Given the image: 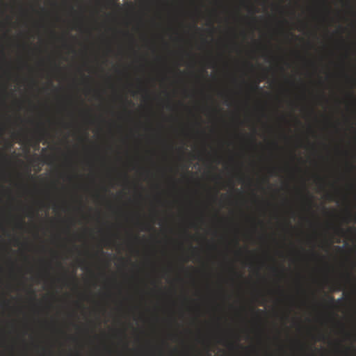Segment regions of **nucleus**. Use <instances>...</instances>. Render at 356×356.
Wrapping results in <instances>:
<instances>
[{
    "mask_svg": "<svg viewBox=\"0 0 356 356\" xmlns=\"http://www.w3.org/2000/svg\"><path fill=\"white\" fill-rule=\"evenodd\" d=\"M307 202L308 203L309 208H311L312 206L313 205V201H312V197L309 194H307Z\"/></svg>",
    "mask_w": 356,
    "mask_h": 356,
    "instance_id": "1",
    "label": "nucleus"
},
{
    "mask_svg": "<svg viewBox=\"0 0 356 356\" xmlns=\"http://www.w3.org/2000/svg\"><path fill=\"white\" fill-rule=\"evenodd\" d=\"M24 220L23 218L20 219L19 221L17 222V226L18 228H23L24 226Z\"/></svg>",
    "mask_w": 356,
    "mask_h": 356,
    "instance_id": "2",
    "label": "nucleus"
},
{
    "mask_svg": "<svg viewBox=\"0 0 356 356\" xmlns=\"http://www.w3.org/2000/svg\"><path fill=\"white\" fill-rule=\"evenodd\" d=\"M228 345H229V348H230L232 349L234 348L236 346L237 347L239 346L238 343H233V342L228 343Z\"/></svg>",
    "mask_w": 356,
    "mask_h": 356,
    "instance_id": "3",
    "label": "nucleus"
},
{
    "mask_svg": "<svg viewBox=\"0 0 356 356\" xmlns=\"http://www.w3.org/2000/svg\"><path fill=\"white\" fill-rule=\"evenodd\" d=\"M254 312L259 316H261L264 314V311L261 309H254Z\"/></svg>",
    "mask_w": 356,
    "mask_h": 356,
    "instance_id": "4",
    "label": "nucleus"
},
{
    "mask_svg": "<svg viewBox=\"0 0 356 356\" xmlns=\"http://www.w3.org/2000/svg\"><path fill=\"white\" fill-rule=\"evenodd\" d=\"M251 89H252L253 91H254V90H260L261 88H259V83H257L255 85L252 86L251 87Z\"/></svg>",
    "mask_w": 356,
    "mask_h": 356,
    "instance_id": "5",
    "label": "nucleus"
},
{
    "mask_svg": "<svg viewBox=\"0 0 356 356\" xmlns=\"http://www.w3.org/2000/svg\"><path fill=\"white\" fill-rule=\"evenodd\" d=\"M325 339V336L323 334H320L318 338V341H324Z\"/></svg>",
    "mask_w": 356,
    "mask_h": 356,
    "instance_id": "6",
    "label": "nucleus"
},
{
    "mask_svg": "<svg viewBox=\"0 0 356 356\" xmlns=\"http://www.w3.org/2000/svg\"><path fill=\"white\" fill-rule=\"evenodd\" d=\"M0 157L6 161H8V156L4 154L0 153Z\"/></svg>",
    "mask_w": 356,
    "mask_h": 356,
    "instance_id": "7",
    "label": "nucleus"
},
{
    "mask_svg": "<svg viewBox=\"0 0 356 356\" xmlns=\"http://www.w3.org/2000/svg\"><path fill=\"white\" fill-rule=\"evenodd\" d=\"M337 232L338 234H342V233H343V229L341 227H337Z\"/></svg>",
    "mask_w": 356,
    "mask_h": 356,
    "instance_id": "8",
    "label": "nucleus"
},
{
    "mask_svg": "<svg viewBox=\"0 0 356 356\" xmlns=\"http://www.w3.org/2000/svg\"><path fill=\"white\" fill-rule=\"evenodd\" d=\"M29 292H30V293H31V294L33 296V299L35 300V293L34 291H33V290H32V289H31V290L29 291Z\"/></svg>",
    "mask_w": 356,
    "mask_h": 356,
    "instance_id": "9",
    "label": "nucleus"
},
{
    "mask_svg": "<svg viewBox=\"0 0 356 356\" xmlns=\"http://www.w3.org/2000/svg\"><path fill=\"white\" fill-rule=\"evenodd\" d=\"M328 298H329L330 301L332 302H334L335 301L333 296H329Z\"/></svg>",
    "mask_w": 356,
    "mask_h": 356,
    "instance_id": "10",
    "label": "nucleus"
},
{
    "mask_svg": "<svg viewBox=\"0 0 356 356\" xmlns=\"http://www.w3.org/2000/svg\"><path fill=\"white\" fill-rule=\"evenodd\" d=\"M334 290H336V291H341V290H342V287L339 285L337 287H336L334 289Z\"/></svg>",
    "mask_w": 356,
    "mask_h": 356,
    "instance_id": "11",
    "label": "nucleus"
},
{
    "mask_svg": "<svg viewBox=\"0 0 356 356\" xmlns=\"http://www.w3.org/2000/svg\"><path fill=\"white\" fill-rule=\"evenodd\" d=\"M327 198L329 199V200H332V194H327Z\"/></svg>",
    "mask_w": 356,
    "mask_h": 356,
    "instance_id": "12",
    "label": "nucleus"
},
{
    "mask_svg": "<svg viewBox=\"0 0 356 356\" xmlns=\"http://www.w3.org/2000/svg\"><path fill=\"white\" fill-rule=\"evenodd\" d=\"M336 249H337L338 251H341V250H342V247H341V246H337V247H336Z\"/></svg>",
    "mask_w": 356,
    "mask_h": 356,
    "instance_id": "13",
    "label": "nucleus"
},
{
    "mask_svg": "<svg viewBox=\"0 0 356 356\" xmlns=\"http://www.w3.org/2000/svg\"><path fill=\"white\" fill-rule=\"evenodd\" d=\"M15 241L16 242V245H18L19 243V239L18 238H15Z\"/></svg>",
    "mask_w": 356,
    "mask_h": 356,
    "instance_id": "14",
    "label": "nucleus"
},
{
    "mask_svg": "<svg viewBox=\"0 0 356 356\" xmlns=\"http://www.w3.org/2000/svg\"><path fill=\"white\" fill-rule=\"evenodd\" d=\"M346 277H347L348 280L350 278V273H348V274L346 275Z\"/></svg>",
    "mask_w": 356,
    "mask_h": 356,
    "instance_id": "15",
    "label": "nucleus"
},
{
    "mask_svg": "<svg viewBox=\"0 0 356 356\" xmlns=\"http://www.w3.org/2000/svg\"><path fill=\"white\" fill-rule=\"evenodd\" d=\"M215 178H216V179H220V177L218 175V176H216V177H215Z\"/></svg>",
    "mask_w": 356,
    "mask_h": 356,
    "instance_id": "16",
    "label": "nucleus"
},
{
    "mask_svg": "<svg viewBox=\"0 0 356 356\" xmlns=\"http://www.w3.org/2000/svg\"><path fill=\"white\" fill-rule=\"evenodd\" d=\"M350 167L351 168H355V165H352V164L350 165Z\"/></svg>",
    "mask_w": 356,
    "mask_h": 356,
    "instance_id": "17",
    "label": "nucleus"
},
{
    "mask_svg": "<svg viewBox=\"0 0 356 356\" xmlns=\"http://www.w3.org/2000/svg\"><path fill=\"white\" fill-rule=\"evenodd\" d=\"M233 272H234L235 274L238 275V276H241V274H238L236 272H235V271H234V270H233Z\"/></svg>",
    "mask_w": 356,
    "mask_h": 356,
    "instance_id": "18",
    "label": "nucleus"
},
{
    "mask_svg": "<svg viewBox=\"0 0 356 356\" xmlns=\"http://www.w3.org/2000/svg\"><path fill=\"white\" fill-rule=\"evenodd\" d=\"M114 5L117 6L118 7H120V5L115 3H113Z\"/></svg>",
    "mask_w": 356,
    "mask_h": 356,
    "instance_id": "19",
    "label": "nucleus"
},
{
    "mask_svg": "<svg viewBox=\"0 0 356 356\" xmlns=\"http://www.w3.org/2000/svg\"><path fill=\"white\" fill-rule=\"evenodd\" d=\"M72 280H73L74 281H75V280H76V278H75V276H74V275H73V277H72Z\"/></svg>",
    "mask_w": 356,
    "mask_h": 356,
    "instance_id": "20",
    "label": "nucleus"
},
{
    "mask_svg": "<svg viewBox=\"0 0 356 356\" xmlns=\"http://www.w3.org/2000/svg\"><path fill=\"white\" fill-rule=\"evenodd\" d=\"M346 336L350 337V334L349 333L346 332Z\"/></svg>",
    "mask_w": 356,
    "mask_h": 356,
    "instance_id": "21",
    "label": "nucleus"
},
{
    "mask_svg": "<svg viewBox=\"0 0 356 356\" xmlns=\"http://www.w3.org/2000/svg\"><path fill=\"white\" fill-rule=\"evenodd\" d=\"M67 278V275H65L64 280H66Z\"/></svg>",
    "mask_w": 356,
    "mask_h": 356,
    "instance_id": "22",
    "label": "nucleus"
},
{
    "mask_svg": "<svg viewBox=\"0 0 356 356\" xmlns=\"http://www.w3.org/2000/svg\"><path fill=\"white\" fill-rule=\"evenodd\" d=\"M342 300V298L338 299V302H341Z\"/></svg>",
    "mask_w": 356,
    "mask_h": 356,
    "instance_id": "23",
    "label": "nucleus"
},
{
    "mask_svg": "<svg viewBox=\"0 0 356 356\" xmlns=\"http://www.w3.org/2000/svg\"><path fill=\"white\" fill-rule=\"evenodd\" d=\"M273 270H274L275 271H277V269L276 268H273Z\"/></svg>",
    "mask_w": 356,
    "mask_h": 356,
    "instance_id": "24",
    "label": "nucleus"
},
{
    "mask_svg": "<svg viewBox=\"0 0 356 356\" xmlns=\"http://www.w3.org/2000/svg\"><path fill=\"white\" fill-rule=\"evenodd\" d=\"M351 230L355 231V228H352Z\"/></svg>",
    "mask_w": 356,
    "mask_h": 356,
    "instance_id": "25",
    "label": "nucleus"
}]
</instances>
